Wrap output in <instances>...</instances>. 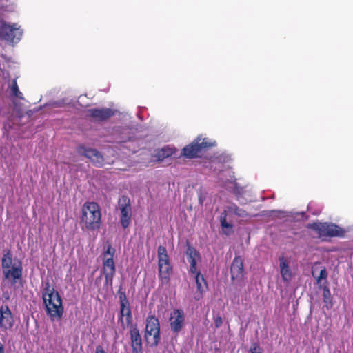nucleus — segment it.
Returning <instances> with one entry per match:
<instances>
[{"label": "nucleus", "instance_id": "f257e3e1", "mask_svg": "<svg viewBox=\"0 0 353 353\" xmlns=\"http://www.w3.org/2000/svg\"><path fill=\"white\" fill-rule=\"evenodd\" d=\"M42 297L47 314L52 321L60 319L63 313L62 301L59 293L48 283L42 291Z\"/></svg>", "mask_w": 353, "mask_h": 353}, {"label": "nucleus", "instance_id": "f03ea898", "mask_svg": "<svg viewBox=\"0 0 353 353\" xmlns=\"http://www.w3.org/2000/svg\"><path fill=\"white\" fill-rule=\"evenodd\" d=\"M101 213L95 202H85L81 208V223L88 230H98L101 226Z\"/></svg>", "mask_w": 353, "mask_h": 353}, {"label": "nucleus", "instance_id": "7ed1b4c3", "mask_svg": "<svg viewBox=\"0 0 353 353\" xmlns=\"http://www.w3.org/2000/svg\"><path fill=\"white\" fill-rule=\"evenodd\" d=\"M2 269L6 279H12V283L21 279L22 276V264L19 261H13L10 252L3 254L2 258Z\"/></svg>", "mask_w": 353, "mask_h": 353}, {"label": "nucleus", "instance_id": "20e7f679", "mask_svg": "<svg viewBox=\"0 0 353 353\" xmlns=\"http://www.w3.org/2000/svg\"><path fill=\"white\" fill-rule=\"evenodd\" d=\"M158 268L159 277L161 284H168L170 279L172 268L167 253V250L165 247L161 245L158 248Z\"/></svg>", "mask_w": 353, "mask_h": 353}, {"label": "nucleus", "instance_id": "39448f33", "mask_svg": "<svg viewBox=\"0 0 353 353\" xmlns=\"http://www.w3.org/2000/svg\"><path fill=\"white\" fill-rule=\"evenodd\" d=\"M115 250L111 245H108L106 250L103 253V273L105 276V284L112 285L113 277L115 274L116 267L113 259Z\"/></svg>", "mask_w": 353, "mask_h": 353}, {"label": "nucleus", "instance_id": "423d86ee", "mask_svg": "<svg viewBox=\"0 0 353 353\" xmlns=\"http://www.w3.org/2000/svg\"><path fill=\"white\" fill-rule=\"evenodd\" d=\"M145 338L151 346H157L159 343L160 324L158 319L153 315L146 319Z\"/></svg>", "mask_w": 353, "mask_h": 353}, {"label": "nucleus", "instance_id": "0eeeda50", "mask_svg": "<svg viewBox=\"0 0 353 353\" xmlns=\"http://www.w3.org/2000/svg\"><path fill=\"white\" fill-rule=\"evenodd\" d=\"M23 35V30L20 26L17 23L9 24L6 22H1L0 37L12 43H18Z\"/></svg>", "mask_w": 353, "mask_h": 353}, {"label": "nucleus", "instance_id": "6e6552de", "mask_svg": "<svg viewBox=\"0 0 353 353\" xmlns=\"http://www.w3.org/2000/svg\"><path fill=\"white\" fill-rule=\"evenodd\" d=\"M311 228L318 232L319 236L343 237L346 232L344 229L333 223H315Z\"/></svg>", "mask_w": 353, "mask_h": 353}, {"label": "nucleus", "instance_id": "1a4fd4ad", "mask_svg": "<svg viewBox=\"0 0 353 353\" xmlns=\"http://www.w3.org/2000/svg\"><path fill=\"white\" fill-rule=\"evenodd\" d=\"M205 139L198 137L192 143L185 146L182 150V154L190 159L197 157L207 148L212 146Z\"/></svg>", "mask_w": 353, "mask_h": 353}, {"label": "nucleus", "instance_id": "9d476101", "mask_svg": "<svg viewBox=\"0 0 353 353\" xmlns=\"http://www.w3.org/2000/svg\"><path fill=\"white\" fill-rule=\"evenodd\" d=\"M119 209L121 212V224L123 228H127L130 225L132 217V208L128 197L123 196L119 199Z\"/></svg>", "mask_w": 353, "mask_h": 353}, {"label": "nucleus", "instance_id": "9b49d317", "mask_svg": "<svg viewBox=\"0 0 353 353\" xmlns=\"http://www.w3.org/2000/svg\"><path fill=\"white\" fill-rule=\"evenodd\" d=\"M14 318L11 310L8 305L0 307V332H5L11 329L14 325Z\"/></svg>", "mask_w": 353, "mask_h": 353}, {"label": "nucleus", "instance_id": "f8f14e48", "mask_svg": "<svg viewBox=\"0 0 353 353\" xmlns=\"http://www.w3.org/2000/svg\"><path fill=\"white\" fill-rule=\"evenodd\" d=\"M170 329L176 334H178L185 325V316L182 310L174 309L170 318Z\"/></svg>", "mask_w": 353, "mask_h": 353}, {"label": "nucleus", "instance_id": "ddd939ff", "mask_svg": "<svg viewBox=\"0 0 353 353\" xmlns=\"http://www.w3.org/2000/svg\"><path fill=\"white\" fill-rule=\"evenodd\" d=\"M77 152L79 154L90 159V161L97 166H100L103 163V156L95 149L87 148L84 145H79L77 148Z\"/></svg>", "mask_w": 353, "mask_h": 353}, {"label": "nucleus", "instance_id": "4468645a", "mask_svg": "<svg viewBox=\"0 0 353 353\" xmlns=\"http://www.w3.org/2000/svg\"><path fill=\"white\" fill-rule=\"evenodd\" d=\"M90 117L96 121H103L114 115V111L110 108H92L88 110Z\"/></svg>", "mask_w": 353, "mask_h": 353}, {"label": "nucleus", "instance_id": "2eb2a0df", "mask_svg": "<svg viewBox=\"0 0 353 353\" xmlns=\"http://www.w3.org/2000/svg\"><path fill=\"white\" fill-rule=\"evenodd\" d=\"M130 340L132 353H142V339L137 327L130 330Z\"/></svg>", "mask_w": 353, "mask_h": 353}, {"label": "nucleus", "instance_id": "dca6fc26", "mask_svg": "<svg viewBox=\"0 0 353 353\" xmlns=\"http://www.w3.org/2000/svg\"><path fill=\"white\" fill-rule=\"evenodd\" d=\"M188 261L190 264V271L191 273H196L197 268V262L200 261L201 257L199 252L192 246H188L186 250Z\"/></svg>", "mask_w": 353, "mask_h": 353}, {"label": "nucleus", "instance_id": "f3484780", "mask_svg": "<svg viewBox=\"0 0 353 353\" xmlns=\"http://www.w3.org/2000/svg\"><path fill=\"white\" fill-rule=\"evenodd\" d=\"M280 272L283 280L285 282H290L292 272L290 267V261L284 256L279 257Z\"/></svg>", "mask_w": 353, "mask_h": 353}, {"label": "nucleus", "instance_id": "a211bd4d", "mask_svg": "<svg viewBox=\"0 0 353 353\" xmlns=\"http://www.w3.org/2000/svg\"><path fill=\"white\" fill-rule=\"evenodd\" d=\"M231 277L233 280L241 279L243 272V264L239 257H235L230 268Z\"/></svg>", "mask_w": 353, "mask_h": 353}, {"label": "nucleus", "instance_id": "6ab92c4d", "mask_svg": "<svg viewBox=\"0 0 353 353\" xmlns=\"http://www.w3.org/2000/svg\"><path fill=\"white\" fill-rule=\"evenodd\" d=\"M224 212L228 214H233L240 218H246L248 214L244 210L239 208L236 205L232 203L226 207Z\"/></svg>", "mask_w": 353, "mask_h": 353}, {"label": "nucleus", "instance_id": "aec40b11", "mask_svg": "<svg viewBox=\"0 0 353 353\" xmlns=\"http://www.w3.org/2000/svg\"><path fill=\"white\" fill-rule=\"evenodd\" d=\"M126 317V322L128 324L131 323L132 322V314L131 310L129 306V304H123L121 305V310H120V319L121 323L123 324V318Z\"/></svg>", "mask_w": 353, "mask_h": 353}, {"label": "nucleus", "instance_id": "412c9836", "mask_svg": "<svg viewBox=\"0 0 353 353\" xmlns=\"http://www.w3.org/2000/svg\"><path fill=\"white\" fill-rule=\"evenodd\" d=\"M195 274V280L197 286V290L200 292V294H202L207 289V283L205 282V280L204 279L203 276L199 272L196 270V272Z\"/></svg>", "mask_w": 353, "mask_h": 353}, {"label": "nucleus", "instance_id": "4be33fe9", "mask_svg": "<svg viewBox=\"0 0 353 353\" xmlns=\"http://www.w3.org/2000/svg\"><path fill=\"white\" fill-rule=\"evenodd\" d=\"M228 214L223 211L220 216V222L224 234L228 235L231 232L232 225L227 221Z\"/></svg>", "mask_w": 353, "mask_h": 353}, {"label": "nucleus", "instance_id": "5701e85b", "mask_svg": "<svg viewBox=\"0 0 353 353\" xmlns=\"http://www.w3.org/2000/svg\"><path fill=\"white\" fill-rule=\"evenodd\" d=\"M323 296L326 307L328 309L331 308L332 307V298L330 291L327 286H325L323 289Z\"/></svg>", "mask_w": 353, "mask_h": 353}, {"label": "nucleus", "instance_id": "b1692460", "mask_svg": "<svg viewBox=\"0 0 353 353\" xmlns=\"http://www.w3.org/2000/svg\"><path fill=\"white\" fill-rule=\"evenodd\" d=\"M10 92L12 96L19 99H23L22 93L19 91L16 79L12 81V85L10 87Z\"/></svg>", "mask_w": 353, "mask_h": 353}, {"label": "nucleus", "instance_id": "393cba45", "mask_svg": "<svg viewBox=\"0 0 353 353\" xmlns=\"http://www.w3.org/2000/svg\"><path fill=\"white\" fill-rule=\"evenodd\" d=\"M174 154V149L170 147H164L159 152V156L162 158L168 157Z\"/></svg>", "mask_w": 353, "mask_h": 353}, {"label": "nucleus", "instance_id": "a878e982", "mask_svg": "<svg viewBox=\"0 0 353 353\" xmlns=\"http://www.w3.org/2000/svg\"><path fill=\"white\" fill-rule=\"evenodd\" d=\"M327 276V274L325 268H322L321 269L319 275L316 278L317 283L319 284L321 283V280L326 279Z\"/></svg>", "mask_w": 353, "mask_h": 353}, {"label": "nucleus", "instance_id": "bb28decb", "mask_svg": "<svg viewBox=\"0 0 353 353\" xmlns=\"http://www.w3.org/2000/svg\"><path fill=\"white\" fill-rule=\"evenodd\" d=\"M250 353H261L259 346L254 343L250 348Z\"/></svg>", "mask_w": 353, "mask_h": 353}, {"label": "nucleus", "instance_id": "cd10ccee", "mask_svg": "<svg viewBox=\"0 0 353 353\" xmlns=\"http://www.w3.org/2000/svg\"><path fill=\"white\" fill-rule=\"evenodd\" d=\"M235 181V179L234 176H230V179H227L226 181H222L223 185L225 188H228V183L233 184Z\"/></svg>", "mask_w": 353, "mask_h": 353}, {"label": "nucleus", "instance_id": "c85d7f7f", "mask_svg": "<svg viewBox=\"0 0 353 353\" xmlns=\"http://www.w3.org/2000/svg\"><path fill=\"white\" fill-rule=\"evenodd\" d=\"M119 298H120V304L121 305L122 303H123V304H129L128 301V299L126 298V296H125V293L121 294Z\"/></svg>", "mask_w": 353, "mask_h": 353}, {"label": "nucleus", "instance_id": "c756f323", "mask_svg": "<svg viewBox=\"0 0 353 353\" xmlns=\"http://www.w3.org/2000/svg\"><path fill=\"white\" fill-rule=\"evenodd\" d=\"M205 199V194L203 192H200L199 195V203L200 205H203Z\"/></svg>", "mask_w": 353, "mask_h": 353}, {"label": "nucleus", "instance_id": "7c9ffc66", "mask_svg": "<svg viewBox=\"0 0 353 353\" xmlns=\"http://www.w3.org/2000/svg\"><path fill=\"white\" fill-rule=\"evenodd\" d=\"M215 326L216 327H219L221 324H222V319L221 317H217L216 319H215Z\"/></svg>", "mask_w": 353, "mask_h": 353}, {"label": "nucleus", "instance_id": "2f4dec72", "mask_svg": "<svg viewBox=\"0 0 353 353\" xmlns=\"http://www.w3.org/2000/svg\"><path fill=\"white\" fill-rule=\"evenodd\" d=\"M96 353H107L103 348L99 345L96 347Z\"/></svg>", "mask_w": 353, "mask_h": 353}, {"label": "nucleus", "instance_id": "473e14b6", "mask_svg": "<svg viewBox=\"0 0 353 353\" xmlns=\"http://www.w3.org/2000/svg\"><path fill=\"white\" fill-rule=\"evenodd\" d=\"M200 297H201L200 296H195V299L199 300L200 299Z\"/></svg>", "mask_w": 353, "mask_h": 353}, {"label": "nucleus", "instance_id": "72a5a7b5", "mask_svg": "<svg viewBox=\"0 0 353 353\" xmlns=\"http://www.w3.org/2000/svg\"><path fill=\"white\" fill-rule=\"evenodd\" d=\"M221 175H223V174H221ZM220 179H221V180H223V177H222V176H220Z\"/></svg>", "mask_w": 353, "mask_h": 353}]
</instances>
